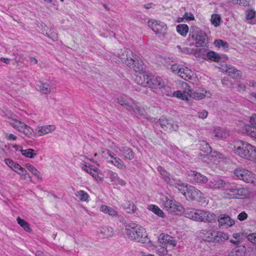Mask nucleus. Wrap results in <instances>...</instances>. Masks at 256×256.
<instances>
[{
    "instance_id": "nucleus-49",
    "label": "nucleus",
    "mask_w": 256,
    "mask_h": 256,
    "mask_svg": "<svg viewBox=\"0 0 256 256\" xmlns=\"http://www.w3.org/2000/svg\"><path fill=\"white\" fill-rule=\"evenodd\" d=\"M220 17L217 14H214L212 16L211 22L215 26H218L220 25Z\"/></svg>"
},
{
    "instance_id": "nucleus-58",
    "label": "nucleus",
    "mask_w": 256,
    "mask_h": 256,
    "mask_svg": "<svg viewBox=\"0 0 256 256\" xmlns=\"http://www.w3.org/2000/svg\"><path fill=\"white\" fill-rule=\"evenodd\" d=\"M248 218V214H247L244 212H240L238 216V218L240 221L244 220H246Z\"/></svg>"
},
{
    "instance_id": "nucleus-9",
    "label": "nucleus",
    "mask_w": 256,
    "mask_h": 256,
    "mask_svg": "<svg viewBox=\"0 0 256 256\" xmlns=\"http://www.w3.org/2000/svg\"><path fill=\"white\" fill-rule=\"evenodd\" d=\"M164 208L170 214H179L184 213V210L182 206L174 199L165 198L163 202Z\"/></svg>"
},
{
    "instance_id": "nucleus-23",
    "label": "nucleus",
    "mask_w": 256,
    "mask_h": 256,
    "mask_svg": "<svg viewBox=\"0 0 256 256\" xmlns=\"http://www.w3.org/2000/svg\"><path fill=\"white\" fill-rule=\"evenodd\" d=\"M224 71L230 76L234 78H238L241 76V72L230 65H226Z\"/></svg>"
},
{
    "instance_id": "nucleus-15",
    "label": "nucleus",
    "mask_w": 256,
    "mask_h": 256,
    "mask_svg": "<svg viewBox=\"0 0 256 256\" xmlns=\"http://www.w3.org/2000/svg\"><path fill=\"white\" fill-rule=\"evenodd\" d=\"M187 180L192 184H203L208 182V178L205 176L194 170L187 172Z\"/></svg>"
},
{
    "instance_id": "nucleus-57",
    "label": "nucleus",
    "mask_w": 256,
    "mask_h": 256,
    "mask_svg": "<svg viewBox=\"0 0 256 256\" xmlns=\"http://www.w3.org/2000/svg\"><path fill=\"white\" fill-rule=\"evenodd\" d=\"M256 12L255 11L252 10L248 11L246 14V18L248 20H251L255 16Z\"/></svg>"
},
{
    "instance_id": "nucleus-54",
    "label": "nucleus",
    "mask_w": 256,
    "mask_h": 256,
    "mask_svg": "<svg viewBox=\"0 0 256 256\" xmlns=\"http://www.w3.org/2000/svg\"><path fill=\"white\" fill-rule=\"evenodd\" d=\"M182 68V66L180 65L177 64H174L171 66L170 68L173 72L178 74L180 72H181L180 70Z\"/></svg>"
},
{
    "instance_id": "nucleus-43",
    "label": "nucleus",
    "mask_w": 256,
    "mask_h": 256,
    "mask_svg": "<svg viewBox=\"0 0 256 256\" xmlns=\"http://www.w3.org/2000/svg\"><path fill=\"white\" fill-rule=\"evenodd\" d=\"M172 238V237L168 234H162L159 237V241L160 244H164L166 246V245Z\"/></svg>"
},
{
    "instance_id": "nucleus-29",
    "label": "nucleus",
    "mask_w": 256,
    "mask_h": 256,
    "mask_svg": "<svg viewBox=\"0 0 256 256\" xmlns=\"http://www.w3.org/2000/svg\"><path fill=\"white\" fill-rule=\"evenodd\" d=\"M158 170L166 183L170 184V182H172L174 181V179H171L170 178L168 172L165 170L162 166H158Z\"/></svg>"
},
{
    "instance_id": "nucleus-14",
    "label": "nucleus",
    "mask_w": 256,
    "mask_h": 256,
    "mask_svg": "<svg viewBox=\"0 0 256 256\" xmlns=\"http://www.w3.org/2000/svg\"><path fill=\"white\" fill-rule=\"evenodd\" d=\"M228 182L220 177L213 178L208 180L206 188L213 190H224L228 185Z\"/></svg>"
},
{
    "instance_id": "nucleus-5",
    "label": "nucleus",
    "mask_w": 256,
    "mask_h": 256,
    "mask_svg": "<svg viewBox=\"0 0 256 256\" xmlns=\"http://www.w3.org/2000/svg\"><path fill=\"white\" fill-rule=\"evenodd\" d=\"M118 103L128 111L141 116H145L150 119L152 122H157L158 120L155 118H148L146 116L145 110L142 108L138 102H136L134 100L130 98H122L118 100Z\"/></svg>"
},
{
    "instance_id": "nucleus-12",
    "label": "nucleus",
    "mask_w": 256,
    "mask_h": 256,
    "mask_svg": "<svg viewBox=\"0 0 256 256\" xmlns=\"http://www.w3.org/2000/svg\"><path fill=\"white\" fill-rule=\"evenodd\" d=\"M148 25L156 34L159 35L160 37H166L167 34V27L164 23L155 20H150L148 22Z\"/></svg>"
},
{
    "instance_id": "nucleus-27",
    "label": "nucleus",
    "mask_w": 256,
    "mask_h": 256,
    "mask_svg": "<svg viewBox=\"0 0 256 256\" xmlns=\"http://www.w3.org/2000/svg\"><path fill=\"white\" fill-rule=\"evenodd\" d=\"M108 162L113 164L119 169L125 170L126 168V164L119 157L114 158V160H108Z\"/></svg>"
},
{
    "instance_id": "nucleus-44",
    "label": "nucleus",
    "mask_w": 256,
    "mask_h": 256,
    "mask_svg": "<svg viewBox=\"0 0 256 256\" xmlns=\"http://www.w3.org/2000/svg\"><path fill=\"white\" fill-rule=\"evenodd\" d=\"M26 167L33 174L36 176L38 178H41L40 172L34 166L30 164H26Z\"/></svg>"
},
{
    "instance_id": "nucleus-45",
    "label": "nucleus",
    "mask_w": 256,
    "mask_h": 256,
    "mask_svg": "<svg viewBox=\"0 0 256 256\" xmlns=\"http://www.w3.org/2000/svg\"><path fill=\"white\" fill-rule=\"evenodd\" d=\"M244 248L236 247L231 252L228 256H244Z\"/></svg>"
},
{
    "instance_id": "nucleus-60",
    "label": "nucleus",
    "mask_w": 256,
    "mask_h": 256,
    "mask_svg": "<svg viewBox=\"0 0 256 256\" xmlns=\"http://www.w3.org/2000/svg\"><path fill=\"white\" fill-rule=\"evenodd\" d=\"M176 246V242L174 239V238H172L170 241H169L168 243L166 245L167 246V248L168 247H172V248L175 247Z\"/></svg>"
},
{
    "instance_id": "nucleus-53",
    "label": "nucleus",
    "mask_w": 256,
    "mask_h": 256,
    "mask_svg": "<svg viewBox=\"0 0 256 256\" xmlns=\"http://www.w3.org/2000/svg\"><path fill=\"white\" fill-rule=\"evenodd\" d=\"M250 124H246L245 126H250V127L256 128V114H253L250 119Z\"/></svg>"
},
{
    "instance_id": "nucleus-22",
    "label": "nucleus",
    "mask_w": 256,
    "mask_h": 256,
    "mask_svg": "<svg viewBox=\"0 0 256 256\" xmlns=\"http://www.w3.org/2000/svg\"><path fill=\"white\" fill-rule=\"evenodd\" d=\"M56 130L54 125H47L44 126H38L36 128V131L38 136H42V135L48 134Z\"/></svg>"
},
{
    "instance_id": "nucleus-34",
    "label": "nucleus",
    "mask_w": 256,
    "mask_h": 256,
    "mask_svg": "<svg viewBox=\"0 0 256 256\" xmlns=\"http://www.w3.org/2000/svg\"><path fill=\"white\" fill-rule=\"evenodd\" d=\"M206 57L208 60L214 62H219L221 59V56L212 50L207 53Z\"/></svg>"
},
{
    "instance_id": "nucleus-31",
    "label": "nucleus",
    "mask_w": 256,
    "mask_h": 256,
    "mask_svg": "<svg viewBox=\"0 0 256 256\" xmlns=\"http://www.w3.org/2000/svg\"><path fill=\"white\" fill-rule=\"evenodd\" d=\"M100 210L105 214H108L112 216H118V212L114 208L106 206H102L100 208Z\"/></svg>"
},
{
    "instance_id": "nucleus-7",
    "label": "nucleus",
    "mask_w": 256,
    "mask_h": 256,
    "mask_svg": "<svg viewBox=\"0 0 256 256\" xmlns=\"http://www.w3.org/2000/svg\"><path fill=\"white\" fill-rule=\"evenodd\" d=\"M138 79L141 80L140 76H136V83L145 87H150L152 88H162L164 86V82L161 78L152 74L143 75L144 82H140Z\"/></svg>"
},
{
    "instance_id": "nucleus-30",
    "label": "nucleus",
    "mask_w": 256,
    "mask_h": 256,
    "mask_svg": "<svg viewBox=\"0 0 256 256\" xmlns=\"http://www.w3.org/2000/svg\"><path fill=\"white\" fill-rule=\"evenodd\" d=\"M100 232L102 238H108L112 236L114 233L112 228L109 226H102L100 228Z\"/></svg>"
},
{
    "instance_id": "nucleus-46",
    "label": "nucleus",
    "mask_w": 256,
    "mask_h": 256,
    "mask_svg": "<svg viewBox=\"0 0 256 256\" xmlns=\"http://www.w3.org/2000/svg\"><path fill=\"white\" fill-rule=\"evenodd\" d=\"M214 44L216 47L218 48L222 47L224 50H226L228 48V44L227 42L222 40H216L214 42Z\"/></svg>"
},
{
    "instance_id": "nucleus-13",
    "label": "nucleus",
    "mask_w": 256,
    "mask_h": 256,
    "mask_svg": "<svg viewBox=\"0 0 256 256\" xmlns=\"http://www.w3.org/2000/svg\"><path fill=\"white\" fill-rule=\"evenodd\" d=\"M114 150L124 160H132L135 156V154L132 150L126 146H116L114 148Z\"/></svg>"
},
{
    "instance_id": "nucleus-50",
    "label": "nucleus",
    "mask_w": 256,
    "mask_h": 256,
    "mask_svg": "<svg viewBox=\"0 0 256 256\" xmlns=\"http://www.w3.org/2000/svg\"><path fill=\"white\" fill-rule=\"evenodd\" d=\"M248 150V153L251 155L250 158H248V160L254 161L256 162V147L252 146V148Z\"/></svg>"
},
{
    "instance_id": "nucleus-61",
    "label": "nucleus",
    "mask_w": 256,
    "mask_h": 256,
    "mask_svg": "<svg viewBox=\"0 0 256 256\" xmlns=\"http://www.w3.org/2000/svg\"><path fill=\"white\" fill-rule=\"evenodd\" d=\"M114 183L116 184H120L122 186H124L126 185V182L125 181L121 178H120L119 177H118V180H116V181L114 182Z\"/></svg>"
},
{
    "instance_id": "nucleus-47",
    "label": "nucleus",
    "mask_w": 256,
    "mask_h": 256,
    "mask_svg": "<svg viewBox=\"0 0 256 256\" xmlns=\"http://www.w3.org/2000/svg\"><path fill=\"white\" fill-rule=\"evenodd\" d=\"M156 251L160 256L166 255L168 252L167 246H166L164 244H160L157 247Z\"/></svg>"
},
{
    "instance_id": "nucleus-37",
    "label": "nucleus",
    "mask_w": 256,
    "mask_h": 256,
    "mask_svg": "<svg viewBox=\"0 0 256 256\" xmlns=\"http://www.w3.org/2000/svg\"><path fill=\"white\" fill-rule=\"evenodd\" d=\"M176 31L181 36H186L188 32V27L185 24H178L176 26Z\"/></svg>"
},
{
    "instance_id": "nucleus-48",
    "label": "nucleus",
    "mask_w": 256,
    "mask_h": 256,
    "mask_svg": "<svg viewBox=\"0 0 256 256\" xmlns=\"http://www.w3.org/2000/svg\"><path fill=\"white\" fill-rule=\"evenodd\" d=\"M230 1L234 4H237L244 6H249L250 4V0H230Z\"/></svg>"
},
{
    "instance_id": "nucleus-10",
    "label": "nucleus",
    "mask_w": 256,
    "mask_h": 256,
    "mask_svg": "<svg viewBox=\"0 0 256 256\" xmlns=\"http://www.w3.org/2000/svg\"><path fill=\"white\" fill-rule=\"evenodd\" d=\"M250 148H252V144L240 140L237 142L233 148V151L240 157L248 160V158H250L251 156L248 150H250Z\"/></svg>"
},
{
    "instance_id": "nucleus-51",
    "label": "nucleus",
    "mask_w": 256,
    "mask_h": 256,
    "mask_svg": "<svg viewBox=\"0 0 256 256\" xmlns=\"http://www.w3.org/2000/svg\"><path fill=\"white\" fill-rule=\"evenodd\" d=\"M46 35L48 38H50L53 41H56L58 40V34L55 32H52L51 30L46 32Z\"/></svg>"
},
{
    "instance_id": "nucleus-33",
    "label": "nucleus",
    "mask_w": 256,
    "mask_h": 256,
    "mask_svg": "<svg viewBox=\"0 0 256 256\" xmlns=\"http://www.w3.org/2000/svg\"><path fill=\"white\" fill-rule=\"evenodd\" d=\"M178 75L185 80H188L192 78V71L187 68L182 67Z\"/></svg>"
},
{
    "instance_id": "nucleus-64",
    "label": "nucleus",
    "mask_w": 256,
    "mask_h": 256,
    "mask_svg": "<svg viewBox=\"0 0 256 256\" xmlns=\"http://www.w3.org/2000/svg\"><path fill=\"white\" fill-rule=\"evenodd\" d=\"M164 88V90H165V89H168L170 90H168L167 91V92H163V93L164 94H165L167 96H174L172 94L174 92H172L171 90H170V88L168 87H166V88H165L164 86L162 88Z\"/></svg>"
},
{
    "instance_id": "nucleus-42",
    "label": "nucleus",
    "mask_w": 256,
    "mask_h": 256,
    "mask_svg": "<svg viewBox=\"0 0 256 256\" xmlns=\"http://www.w3.org/2000/svg\"><path fill=\"white\" fill-rule=\"evenodd\" d=\"M76 196L82 202H86L88 200L90 196L87 192L80 190L76 193Z\"/></svg>"
},
{
    "instance_id": "nucleus-21",
    "label": "nucleus",
    "mask_w": 256,
    "mask_h": 256,
    "mask_svg": "<svg viewBox=\"0 0 256 256\" xmlns=\"http://www.w3.org/2000/svg\"><path fill=\"white\" fill-rule=\"evenodd\" d=\"M199 34V36H198V38L195 45L197 48H204L206 46V44H208V36L206 32L202 30H200V32Z\"/></svg>"
},
{
    "instance_id": "nucleus-17",
    "label": "nucleus",
    "mask_w": 256,
    "mask_h": 256,
    "mask_svg": "<svg viewBox=\"0 0 256 256\" xmlns=\"http://www.w3.org/2000/svg\"><path fill=\"white\" fill-rule=\"evenodd\" d=\"M4 162L8 166L11 168L15 172H17L18 174L20 175L24 179L26 180L28 178H30L24 168L22 167L18 164L14 163V162L11 159L6 158Z\"/></svg>"
},
{
    "instance_id": "nucleus-28",
    "label": "nucleus",
    "mask_w": 256,
    "mask_h": 256,
    "mask_svg": "<svg viewBox=\"0 0 256 256\" xmlns=\"http://www.w3.org/2000/svg\"><path fill=\"white\" fill-rule=\"evenodd\" d=\"M37 86L38 90L43 94H48L51 92V88L50 85L47 83L40 81L38 82V84Z\"/></svg>"
},
{
    "instance_id": "nucleus-19",
    "label": "nucleus",
    "mask_w": 256,
    "mask_h": 256,
    "mask_svg": "<svg viewBox=\"0 0 256 256\" xmlns=\"http://www.w3.org/2000/svg\"><path fill=\"white\" fill-rule=\"evenodd\" d=\"M185 196L190 200H201L204 198L202 192L195 187L189 185L187 186V192Z\"/></svg>"
},
{
    "instance_id": "nucleus-56",
    "label": "nucleus",
    "mask_w": 256,
    "mask_h": 256,
    "mask_svg": "<svg viewBox=\"0 0 256 256\" xmlns=\"http://www.w3.org/2000/svg\"><path fill=\"white\" fill-rule=\"evenodd\" d=\"M197 115L199 118L204 119L207 117L208 112L206 110H202L200 112H198Z\"/></svg>"
},
{
    "instance_id": "nucleus-38",
    "label": "nucleus",
    "mask_w": 256,
    "mask_h": 256,
    "mask_svg": "<svg viewBox=\"0 0 256 256\" xmlns=\"http://www.w3.org/2000/svg\"><path fill=\"white\" fill-rule=\"evenodd\" d=\"M244 130L248 136L256 138V128L244 126Z\"/></svg>"
},
{
    "instance_id": "nucleus-41",
    "label": "nucleus",
    "mask_w": 256,
    "mask_h": 256,
    "mask_svg": "<svg viewBox=\"0 0 256 256\" xmlns=\"http://www.w3.org/2000/svg\"><path fill=\"white\" fill-rule=\"evenodd\" d=\"M148 208L158 216L162 218L164 217V212L158 206L151 204L148 206Z\"/></svg>"
},
{
    "instance_id": "nucleus-11",
    "label": "nucleus",
    "mask_w": 256,
    "mask_h": 256,
    "mask_svg": "<svg viewBox=\"0 0 256 256\" xmlns=\"http://www.w3.org/2000/svg\"><path fill=\"white\" fill-rule=\"evenodd\" d=\"M8 122L13 128L26 136L30 138L32 134V129L22 122L12 118H9Z\"/></svg>"
},
{
    "instance_id": "nucleus-59",
    "label": "nucleus",
    "mask_w": 256,
    "mask_h": 256,
    "mask_svg": "<svg viewBox=\"0 0 256 256\" xmlns=\"http://www.w3.org/2000/svg\"><path fill=\"white\" fill-rule=\"evenodd\" d=\"M184 19L188 20H192L194 19L193 14L191 12H186L184 15Z\"/></svg>"
},
{
    "instance_id": "nucleus-4",
    "label": "nucleus",
    "mask_w": 256,
    "mask_h": 256,
    "mask_svg": "<svg viewBox=\"0 0 256 256\" xmlns=\"http://www.w3.org/2000/svg\"><path fill=\"white\" fill-rule=\"evenodd\" d=\"M248 194V190L244 188L238 186L234 184L228 182L226 188L222 192V196L225 198H243Z\"/></svg>"
},
{
    "instance_id": "nucleus-24",
    "label": "nucleus",
    "mask_w": 256,
    "mask_h": 256,
    "mask_svg": "<svg viewBox=\"0 0 256 256\" xmlns=\"http://www.w3.org/2000/svg\"><path fill=\"white\" fill-rule=\"evenodd\" d=\"M213 134L217 138H226L230 134L229 132L220 127L214 128Z\"/></svg>"
},
{
    "instance_id": "nucleus-26",
    "label": "nucleus",
    "mask_w": 256,
    "mask_h": 256,
    "mask_svg": "<svg viewBox=\"0 0 256 256\" xmlns=\"http://www.w3.org/2000/svg\"><path fill=\"white\" fill-rule=\"evenodd\" d=\"M200 30L198 28V27L194 26L190 28V34L188 38V40L189 41L192 40V41H196L198 40V38L199 36V33L200 32Z\"/></svg>"
},
{
    "instance_id": "nucleus-39",
    "label": "nucleus",
    "mask_w": 256,
    "mask_h": 256,
    "mask_svg": "<svg viewBox=\"0 0 256 256\" xmlns=\"http://www.w3.org/2000/svg\"><path fill=\"white\" fill-rule=\"evenodd\" d=\"M20 151L23 156L30 158H33L37 155L35 150L32 148L20 150Z\"/></svg>"
},
{
    "instance_id": "nucleus-36",
    "label": "nucleus",
    "mask_w": 256,
    "mask_h": 256,
    "mask_svg": "<svg viewBox=\"0 0 256 256\" xmlns=\"http://www.w3.org/2000/svg\"><path fill=\"white\" fill-rule=\"evenodd\" d=\"M16 221L18 224L26 232H30L32 231V229L30 228L29 224L24 220L21 218L20 217H18Z\"/></svg>"
},
{
    "instance_id": "nucleus-62",
    "label": "nucleus",
    "mask_w": 256,
    "mask_h": 256,
    "mask_svg": "<svg viewBox=\"0 0 256 256\" xmlns=\"http://www.w3.org/2000/svg\"><path fill=\"white\" fill-rule=\"evenodd\" d=\"M6 138L8 140H14L17 138L16 136L12 134H6Z\"/></svg>"
},
{
    "instance_id": "nucleus-32",
    "label": "nucleus",
    "mask_w": 256,
    "mask_h": 256,
    "mask_svg": "<svg viewBox=\"0 0 256 256\" xmlns=\"http://www.w3.org/2000/svg\"><path fill=\"white\" fill-rule=\"evenodd\" d=\"M123 206L128 213H134L136 210V206L130 200L126 201L123 204Z\"/></svg>"
},
{
    "instance_id": "nucleus-20",
    "label": "nucleus",
    "mask_w": 256,
    "mask_h": 256,
    "mask_svg": "<svg viewBox=\"0 0 256 256\" xmlns=\"http://www.w3.org/2000/svg\"><path fill=\"white\" fill-rule=\"evenodd\" d=\"M218 226L222 228H228L234 225V220L226 214H220L218 218Z\"/></svg>"
},
{
    "instance_id": "nucleus-2",
    "label": "nucleus",
    "mask_w": 256,
    "mask_h": 256,
    "mask_svg": "<svg viewBox=\"0 0 256 256\" xmlns=\"http://www.w3.org/2000/svg\"><path fill=\"white\" fill-rule=\"evenodd\" d=\"M118 56L122 61L135 72H141L143 70L142 62L140 58L130 50H121L118 52Z\"/></svg>"
},
{
    "instance_id": "nucleus-55",
    "label": "nucleus",
    "mask_w": 256,
    "mask_h": 256,
    "mask_svg": "<svg viewBox=\"0 0 256 256\" xmlns=\"http://www.w3.org/2000/svg\"><path fill=\"white\" fill-rule=\"evenodd\" d=\"M247 238L250 242L256 245V232L249 234L247 236Z\"/></svg>"
},
{
    "instance_id": "nucleus-35",
    "label": "nucleus",
    "mask_w": 256,
    "mask_h": 256,
    "mask_svg": "<svg viewBox=\"0 0 256 256\" xmlns=\"http://www.w3.org/2000/svg\"><path fill=\"white\" fill-rule=\"evenodd\" d=\"M200 150L204 152L203 154L200 152L202 155L208 156L211 154L212 152V148L208 142H203L202 144V148H200Z\"/></svg>"
},
{
    "instance_id": "nucleus-18",
    "label": "nucleus",
    "mask_w": 256,
    "mask_h": 256,
    "mask_svg": "<svg viewBox=\"0 0 256 256\" xmlns=\"http://www.w3.org/2000/svg\"><path fill=\"white\" fill-rule=\"evenodd\" d=\"M234 174L238 178L246 182L252 183L254 182L253 174L246 169L238 168L234 171Z\"/></svg>"
},
{
    "instance_id": "nucleus-6",
    "label": "nucleus",
    "mask_w": 256,
    "mask_h": 256,
    "mask_svg": "<svg viewBox=\"0 0 256 256\" xmlns=\"http://www.w3.org/2000/svg\"><path fill=\"white\" fill-rule=\"evenodd\" d=\"M200 236L204 241L212 242H224L229 238L227 234L216 230L211 228L202 229Z\"/></svg>"
},
{
    "instance_id": "nucleus-1",
    "label": "nucleus",
    "mask_w": 256,
    "mask_h": 256,
    "mask_svg": "<svg viewBox=\"0 0 256 256\" xmlns=\"http://www.w3.org/2000/svg\"><path fill=\"white\" fill-rule=\"evenodd\" d=\"M126 234L132 240L142 244H148L150 242L145 229L135 223H130L126 226Z\"/></svg>"
},
{
    "instance_id": "nucleus-52",
    "label": "nucleus",
    "mask_w": 256,
    "mask_h": 256,
    "mask_svg": "<svg viewBox=\"0 0 256 256\" xmlns=\"http://www.w3.org/2000/svg\"><path fill=\"white\" fill-rule=\"evenodd\" d=\"M108 175L111 182H114L118 178V175L116 172H113L112 170H108Z\"/></svg>"
},
{
    "instance_id": "nucleus-40",
    "label": "nucleus",
    "mask_w": 256,
    "mask_h": 256,
    "mask_svg": "<svg viewBox=\"0 0 256 256\" xmlns=\"http://www.w3.org/2000/svg\"><path fill=\"white\" fill-rule=\"evenodd\" d=\"M82 168L88 173L90 174L93 178H96V176H98V174L96 170H93L90 168L89 166H87L85 162H84L82 164Z\"/></svg>"
},
{
    "instance_id": "nucleus-3",
    "label": "nucleus",
    "mask_w": 256,
    "mask_h": 256,
    "mask_svg": "<svg viewBox=\"0 0 256 256\" xmlns=\"http://www.w3.org/2000/svg\"><path fill=\"white\" fill-rule=\"evenodd\" d=\"M184 215L186 218L194 220L204 222H212L214 221L216 218V216L210 212L194 208L185 209Z\"/></svg>"
},
{
    "instance_id": "nucleus-63",
    "label": "nucleus",
    "mask_w": 256,
    "mask_h": 256,
    "mask_svg": "<svg viewBox=\"0 0 256 256\" xmlns=\"http://www.w3.org/2000/svg\"><path fill=\"white\" fill-rule=\"evenodd\" d=\"M193 50L188 48H182V53L184 54H190L192 52Z\"/></svg>"
},
{
    "instance_id": "nucleus-8",
    "label": "nucleus",
    "mask_w": 256,
    "mask_h": 256,
    "mask_svg": "<svg viewBox=\"0 0 256 256\" xmlns=\"http://www.w3.org/2000/svg\"><path fill=\"white\" fill-rule=\"evenodd\" d=\"M185 90L183 92L180 90L175 91L172 94L178 98L182 100H188L189 98L196 100H202L206 97V94L204 92L194 91L190 89V86L185 83Z\"/></svg>"
},
{
    "instance_id": "nucleus-16",
    "label": "nucleus",
    "mask_w": 256,
    "mask_h": 256,
    "mask_svg": "<svg viewBox=\"0 0 256 256\" xmlns=\"http://www.w3.org/2000/svg\"><path fill=\"white\" fill-rule=\"evenodd\" d=\"M158 120L160 126L165 131L168 132L173 130L176 131L178 128V126L177 122L172 119H168L162 116Z\"/></svg>"
},
{
    "instance_id": "nucleus-25",
    "label": "nucleus",
    "mask_w": 256,
    "mask_h": 256,
    "mask_svg": "<svg viewBox=\"0 0 256 256\" xmlns=\"http://www.w3.org/2000/svg\"><path fill=\"white\" fill-rule=\"evenodd\" d=\"M170 186H172L178 189V190L184 195L186 196L187 192V186L188 184H185L184 183L181 182L179 180H174L172 182H170Z\"/></svg>"
}]
</instances>
